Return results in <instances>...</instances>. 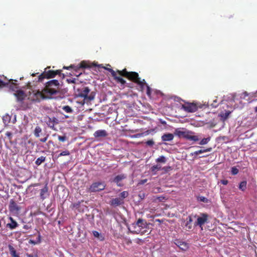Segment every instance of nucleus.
Wrapping results in <instances>:
<instances>
[{
    "instance_id": "nucleus-1",
    "label": "nucleus",
    "mask_w": 257,
    "mask_h": 257,
    "mask_svg": "<svg viewBox=\"0 0 257 257\" xmlns=\"http://www.w3.org/2000/svg\"><path fill=\"white\" fill-rule=\"evenodd\" d=\"M61 92L60 84L56 79L47 82L42 91H38L35 94L37 98L52 99L57 98Z\"/></svg>"
},
{
    "instance_id": "nucleus-2",
    "label": "nucleus",
    "mask_w": 257,
    "mask_h": 257,
    "mask_svg": "<svg viewBox=\"0 0 257 257\" xmlns=\"http://www.w3.org/2000/svg\"><path fill=\"white\" fill-rule=\"evenodd\" d=\"M117 72L120 76L124 77L139 85L142 91L144 89L145 80L143 79L141 80V78L139 77V74L137 72L133 71L128 72L127 71L126 68H124L122 70H117Z\"/></svg>"
},
{
    "instance_id": "nucleus-3",
    "label": "nucleus",
    "mask_w": 257,
    "mask_h": 257,
    "mask_svg": "<svg viewBox=\"0 0 257 257\" xmlns=\"http://www.w3.org/2000/svg\"><path fill=\"white\" fill-rule=\"evenodd\" d=\"M147 226L146 221L143 219L139 218L136 223L132 224L131 226L133 229L132 232L137 234H144L147 231Z\"/></svg>"
},
{
    "instance_id": "nucleus-4",
    "label": "nucleus",
    "mask_w": 257,
    "mask_h": 257,
    "mask_svg": "<svg viewBox=\"0 0 257 257\" xmlns=\"http://www.w3.org/2000/svg\"><path fill=\"white\" fill-rule=\"evenodd\" d=\"M50 67L45 69L44 71L39 75L38 81L42 82L44 79H50L54 78L57 75H61V70H49Z\"/></svg>"
},
{
    "instance_id": "nucleus-5",
    "label": "nucleus",
    "mask_w": 257,
    "mask_h": 257,
    "mask_svg": "<svg viewBox=\"0 0 257 257\" xmlns=\"http://www.w3.org/2000/svg\"><path fill=\"white\" fill-rule=\"evenodd\" d=\"M106 187L104 182H95L93 183L88 188L89 192H96L103 190Z\"/></svg>"
},
{
    "instance_id": "nucleus-6",
    "label": "nucleus",
    "mask_w": 257,
    "mask_h": 257,
    "mask_svg": "<svg viewBox=\"0 0 257 257\" xmlns=\"http://www.w3.org/2000/svg\"><path fill=\"white\" fill-rule=\"evenodd\" d=\"M78 95L81 97H83L85 99L91 100L94 98V96L91 94L89 96L88 95L90 92V89L88 87H84L80 89H78Z\"/></svg>"
},
{
    "instance_id": "nucleus-7",
    "label": "nucleus",
    "mask_w": 257,
    "mask_h": 257,
    "mask_svg": "<svg viewBox=\"0 0 257 257\" xmlns=\"http://www.w3.org/2000/svg\"><path fill=\"white\" fill-rule=\"evenodd\" d=\"M9 209L11 212L18 213L21 210V207L13 199H11Z\"/></svg>"
},
{
    "instance_id": "nucleus-8",
    "label": "nucleus",
    "mask_w": 257,
    "mask_h": 257,
    "mask_svg": "<svg viewBox=\"0 0 257 257\" xmlns=\"http://www.w3.org/2000/svg\"><path fill=\"white\" fill-rule=\"evenodd\" d=\"M109 70L114 80L117 83H120L121 85H124L126 84V81L124 79H123L121 77L117 75V74H118L117 70L116 71L113 69H110Z\"/></svg>"
},
{
    "instance_id": "nucleus-9",
    "label": "nucleus",
    "mask_w": 257,
    "mask_h": 257,
    "mask_svg": "<svg viewBox=\"0 0 257 257\" xmlns=\"http://www.w3.org/2000/svg\"><path fill=\"white\" fill-rule=\"evenodd\" d=\"M182 107L186 111L189 112H195L197 110V106L194 103H187L183 104Z\"/></svg>"
},
{
    "instance_id": "nucleus-10",
    "label": "nucleus",
    "mask_w": 257,
    "mask_h": 257,
    "mask_svg": "<svg viewBox=\"0 0 257 257\" xmlns=\"http://www.w3.org/2000/svg\"><path fill=\"white\" fill-rule=\"evenodd\" d=\"M8 219L10 222L6 224V227L10 230H14L19 226L18 223L12 216H9Z\"/></svg>"
},
{
    "instance_id": "nucleus-11",
    "label": "nucleus",
    "mask_w": 257,
    "mask_h": 257,
    "mask_svg": "<svg viewBox=\"0 0 257 257\" xmlns=\"http://www.w3.org/2000/svg\"><path fill=\"white\" fill-rule=\"evenodd\" d=\"M14 95L16 97L17 101L20 102H22L26 97V95L22 90H17Z\"/></svg>"
},
{
    "instance_id": "nucleus-12",
    "label": "nucleus",
    "mask_w": 257,
    "mask_h": 257,
    "mask_svg": "<svg viewBox=\"0 0 257 257\" xmlns=\"http://www.w3.org/2000/svg\"><path fill=\"white\" fill-rule=\"evenodd\" d=\"M126 178V175L124 174H121L116 176L113 179V182L117 184L119 187H121L123 184L120 183V182Z\"/></svg>"
},
{
    "instance_id": "nucleus-13",
    "label": "nucleus",
    "mask_w": 257,
    "mask_h": 257,
    "mask_svg": "<svg viewBox=\"0 0 257 257\" xmlns=\"http://www.w3.org/2000/svg\"><path fill=\"white\" fill-rule=\"evenodd\" d=\"M108 134L104 130H97L94 132L93 136L95 138H104L107 137Z\"/></svg>"
},
{
    "instance_id": "nucleus-14",
    "label": "nucleus",
    "mask_w": 257,
    "mask_h": 257,
    "mask_svg": "<svg viewBox=\"0 0 257 257\" xmlns=\"http://www.w3.org/2000/svg\"><path fill=\"white\" fill-rule=\"evenodd\" d=\"M208 216L207 214H203L201 217H199L197 218L196 225H199L200 227L206 222ZM202 229V228H201Z\"/></svg>"
},
{
    "instance_id": "nucleus-15",
    "label": "nucleus",
    "mask_w": 257,
    "mask_h": 257,
    "mask_svg": "<svg viewBox=\"0 0 257 257\" xmlns=\"http://www.w3.org/2000/svg\"><path fill=\"white\" fill-rule=\"evenodd\" d=\"M193 134V133H192V132L187 131L184 138L194 142L198 141L199 139L198 138V137L196 136H194Z\"/></svg>"
},
{
    "instance_id": "nucleus-16",
    "label": "nucleus",
    "mask_w": 257,
    "mask_h": 257,
    "mask_svg": "<svg viewBox=\"0 0 257 257\" xmlns=\"http://www.w3.org/2000/svg\"><path fill=\"white\" fill-rule=\"evenodd\" d=\"M123 203L124 201L120 198H115L111 200L110 204L112 206H117L123 204Z\"/></svg>"
},
{
    "instance_id": "nucleus-17",
    "label": "nucleus",
    "mask_w": 257,
    "mask_h": 257,
    "mask_svg": "<svg viewBox=\"0 0 257 257\" xmlns=\"http://www.w3.org/2000/svg\"><path fill=\"white\" fill-rule=\"evenodd\" d=\"M48 192V187L47 184L45 185L44 187L40 190V196L42 200H44L46 198V194Z\"/></svg>"
},
{
    "instance_id": "nucleus-18",
    "label": "nucleus",
    "mask_w": 257,
    "mask_h": 257,
    "mask_svg": "<svg viewBox=\"0 0 257 257\" xmlns=\"http://www.w3.org/2000/svg\"><path fill=\"white\" fill-rule=\"evenodd\" d=\"M174 137V136L173 134H170V133H167V134H164L162 136L161 139L163 141H165V142L171 141L173 140Z\"/></svg>"
},
{
    "instance_id": "nucleus-19",
    "label": "nucleus",
    "mask_w": 257,
    "mask_h": 257,
    "mask_svg": "<svg viewBox=\"0 0 257 257\" xmlns=\"http://www.w3.org/2000/svg\"><path fill=\"white\" fill-rule=\"evenodd\" d=\"M187 131H184V128H177L175 130V134L180 138H185Z\"/></svg>"
},
{
    "instance_id": "nucleus-20",
    "label": "nucleus",
    "mask_w": 257,
    "mask_h": 257,
    "mask_svg": "<svg viewBox=\"0 0 257 257\" xmlns=\"http://www.w3.org/2000/svg\"><path fill=\"white\" fill-rule=\"evenodd\" d=\"M91 67V66L88 64V63L85 61H82L80 62L79 66H77L75 67V70H77L80 68H87Z\"/></svg>"
},
{
    "instance_id": "nucleus-21",
    "label": "nucleus",
    "mask_w": 257,
    "mask_h": 257,
    "mask_svg": "<svg viewBox=\"0 0 257 257\" xmlns=\"http://www.w3.org/2000/svg\"><path fill=\"white\" fill-rule=\"evenodd\" d=\"M7 81H9V83L8 85H9L10 89L12 91H16L17 89L18 88V84L15 82H14V80L12 79L10 80H8ZM14 81L17 82V81L16 80H15Z\"/></svg>"
},
{
    "instance_id": "nucleus-22",
    "label": "nucleus",
    "mask_w": 257,
    "mask_h": 257,
    "mask_svg": "<svg viewBox=\"0 0 257 257\" xmlns=\"http://www.w3.org/2000/svg\"><path fill=\"white\" fill-rule=\"evenodd\" d=\"M176 244L182 250H185L188 248L187 244L184 242L177 240Z\"/></svg>"
},
{
    "instance_id": "nucleus-23",
    "label": "nucleus",
    "mask_w": 257,
    "mask_h": 257,
    "mask_svg": "<svg viewBox=\"0 0 257 257\" xmlns=\"http://www.w3.org/2000/svg\"><path fill=\"white\" fill-rule=\"evenodd\" d=\"M56 120V118L54 117L51 118L48 117V119L47 121V124L52 129L54 130V122L55 120Z\"/></svg>"
},
{
    "instance_id": "nucleus-24",
    "label": "nucleus",
    "mask_w": 257,
    "mask_h": 257,
    "mask_svg": "<svg viewBox=\"0 0 257 257\" xmlns=\"http://www.w3.org/2000/svg\"><path fill=\"white\" fill-rule=\"evenodd\" d=\"M9 249L11 255L12 257H20L18 254H17V251L15 248L11 245H9Z\"/></svg>"
},
{
    "instance_id": "nucleus-25",
    "label": "nucleus",
    "mask_w": 257,
    "mask_h": 257,
    "mask_svg": "<svg viewBox=\"0 0 257 257\" xmlns=\"http://www.w3.org/2000/svg\"><path fill=\"white\" fill-rule=\"evenodd\" d=\"M42 132V129L39 126H37L34 130V135L36 138L40 137V134Z\"/></svg>"
},
{
    "instance_id": "nucleus-26",
    "label": "nucleus",
    "mask_w": 257,
    "mask_h": 257,
    "mask_svg": "<svg viewBox=\"0 0 257 257\" xmlns=\"http://www.w3.org/2000/svg\"><path fill=\"white\" fill-rule=\"evenodd\" d=\"M46 160V157L41 156L38 158L36 161H35V164L37 166L40 165L43 162H44Z\"/></svg>"
},
{
    "instance_id": "nucleus-27",
    "label": "nucleus",
    "mask_w": 257,
    "mask_h": 257,
    "mask_svg": "<svg viewBox=\"0 0 257 257\" xmlns=\"http://www.w3.org/2000/svg\"><path fill=\"white\" fill-rule=\"evenodd\" d=\"M208 151H209V149H200L199 150H197V151L194 152L193 153V154H192V155H194L195 156H199V155H200V154H202L203 153L207 152Z\"/></svg>"
},
{
    "instance_id": "nucleus-28",
    "label": "nucleus",
    "mask_w": 257,
    "mask_h": 257,
    "mask_svg": "<svg viewBox=\"0 0 257 257\" xmlns=\"http://www.w3.org/2000/svg\"><path fill=\"white\" fill-rule=\"evenodd\" d=\"M93 235L97 237L100 240L102 241L104 239V238L103 236H102L98 231H93Z\"/></svg>"
},
{
    "instance_id": "nucleus-29",
    "label": "nucleus",
    "mask_w": 257,
    "mask_h": 257,
    "mask_svg": "<svg viewBox=\"0 0 257 257\" xmlns=\"http://www.w3.org/2000/svg\"><path fill=\"white\" fill-rule=\"evenodd\" d=\"M62 109L67 113H72L73 110L72 108L69 105L64 106L62 107Z\"/></svg>"
},
{
    "instance_id": "nucleus-30",
    "label": "nucleus",
    "mask_w": 257,
    "mask_h": 257,
    "mask_svg": "<svg viewBox=\"0 0 257 257\" xmlns=\"http://www.w3.org/2000/svg\"><path fill=\"white\" fill-rule=\"evenodd\" d=\"M166 161H167V159H166V157L164 156H161L156 160V162L157 163H165L166 162Z\"/></svg>"
},
{
    "instance_id": "nucleus-31",
    "label": "nucleus",
    "mask_w": 257,
    "mask_h": 257,
    "mask_svg": "<svg viewBox=\"0 0 257 257\" xmlns=\"http://www.w3.org/2000/svg\"><path fill=\"white\" fill-rule=\"evenodd\" d=\"M41 241V236L40 232H39L38 236L37 238V240L34 241L33 240H30L29 242L32 244H36L40 243Z\"/></svg>"
},
{
    "instance_id": "nucleus-32",
    "label": "nucleus",
    "mask_w": 257,
    "mask_h": 257,
    "mask_svg": "<svg viewBox=\"0 0 257 257\" xmlns=\"http://www.w3.org/2000/svg\"><path fill=\"white\" fill-rule=\"evenodd\" d=\"M231 112L230 111H227L225 113H221L220 114V116L223 119H226L228 118L229 115L230 114Z\"/></svg>"
},
{
    "instance_id": "nucleus-33",
    "label": "nucleus",
    "mask_w": 257,
    "mask_h": 257,
    "mask_svg": "<svg viewBox=\"0 0 257 257\" xmlns=\"http://www.w3.org/2000/svg\"><path fill=\"white\" fill-rule=\"evenodd\" d=\"M246 188V181H242L241 182L239 186V188L242 191H244L245 190Z\"/></svg>"
},
{
    "instance_id": "nucleus-34",
    "label": "nucleus",
    "mask_w": 257,
    "mask_h": 257,
    "mask_svg": "<svg viewBox=\"0 0 257 257\" xmlns=\"http://www.w3.org/2000/svg\"><path fill=\"white\" fill-rule=\"evenodd\" d=\"M128 195V193L127 191H123L119 194V197L120 199H122V200L123 201V199L127 197Z\"/></svg>"
},
{
    "instance_id": "nucleus-35",
    "label": "nucleus",
    "mask_w": 257,
    "mask_h": 257,
    "mask_svg": "<svg viewBox=\"0 0 257 257\" xmlns=\"http://www.w3.org/2000/svg\"><path fill=\"white\" fill-rule=\"evenodd\" d=\"M161 169V167L159 165H154L151 168V170L153 172H155L156 171L159 170Z\"/></svg>"
},
{
    "instance_id": "nucleus-36",
    "label": "nucleus",
    "mask_w": 257,
    "mask_h": 257,
    "mask_svg": "<svg viewBox=\"0 0 257 257\" xmlns=\"http://www.w3.org/2000/svg\"><path fill=\"white\" fill-rule=\"evenodd\" d=\"M145 86L147 87V94L148 96H150L152 93V90L151 88L150 87V86L148 85V84L146 83L145 82Z\"/></svg>"
},
{
    "instance_id": "nucleus-37",
    "label": "nucleus",
    "mask_w": 257,
    "mask_h": 257,
    "mask_svg": "<svg viewBox=\"0 0 257 257\" xmlns=\"http://www.w3.org/2000/svg\"><path fill=\"white\" fill-rule=\"evenodd\" d=\"M70 155V152L68 150H65L62 152L58 156V157H60L63 156H69Z\"/></svg>"
},
{
    "instance_id": "nucleus-38",
    "label": "nucleus",
    "mask_w": 257,
    "mask_h": 257,
    "mask_svg": "<svg viewBox=\"0 0 257 257\" xmlns=\"http://www.w3.org/2000/svg\"><path fill=\"white\" fill-rule=\"evenodd\" d=\"M58 140L60 142H64L67 140V138L66 136H58Z\"/></svg>"
},
{
    "instance_id": "nucleus-39",
    "label": "nucleus",
    "mask_w": 257,
    "mask_h": 257,
    "mask_svg": "<svg viewBox=\"0 0 257 257\" xmlns=\"http://www.w3.org/2000/svg\"><path fill=\"white\" fill-rule=\"evenodd\" d=\"M197 200L200 202H207L208 199L203 196H199L197 197Z\"/></svg>"
},
{
    "instance_id": "nucleus-40",
    "label": "nucleus",
    "mask_w": 257,
    "mask_h": 257,
    "mask_svg": "<svg viewBox=\"0 0 257 257\" xmlns=\"http://www.w3.org/2000/svg\"><path fill=\"white\" fill-rule=\"evenodd\" d=\"M231 172L232 175H236L238 173V170L236 167H233L231 168Z\"/></svg>"
},
{
    "instance_id": "nucleus-41",
    "label": "nucleus",
    "mask_w": 257,
    "mask_h": 257,
    "mask_svg": "<svg viewBox=\"0 0 257 257\" xmlns=\"http://www.w3.org/2000/svg\"><path fill=\"white\" fill-rule=\"evenodd\" d=\"M162 170H163L165 172L167 173L172 170V168L171 166H165L162 168Z\"/></svg>"
},
{
    "instance_id": "nucleus-42",
    "label": "nucleus",
    "mask_w": 257,
    "mask_h": 257,
    "mask_svg": "<svg viewBox=\"0 0 257 257\" xmlns=\"http://www.w3.org/2000/svg\"><path fill=\"white\" fill-rule=\"evenodd\" d=\"M9 81L5 82L0 79V87H3L8 85Z\"/></svg>"
},
{
    "instance_id": "nucleus-43",
    "label": "nucleus",
    "mask_w": 257,
    "mask_h": 257,
    "mask_svg": "<svg viewBox=\"0 0 257 257\" xmlns=\"http://www.w3.org/2000/svg\"><path fill=\"white\" fill-rule=\"evenodd\" d=\"M146 144L147 145L152 147L154 145L155 142L153 140H150L147 141L146 142Z\"/></svg>"
},
{
    "instance_id": "nucleus-44",
    "label": "nucleus",
    "mask_w": 257,
    "mask_h": 257,
    "mask_svg": "<svg viewBox=\"0 0 257 257\" xmlns=\"http://www.w3.org/2000/svg\"><path fill=\"white\" fill-rule=\"evenodd\" d=\"M32 228V225L30 223H28L27 224H25L23 226V228L26 230H27Z\"/></svg>"
},
{
    "instance_id": "nucleus-45",
    "label": "nucleus",
    "mask_w": 257,
    "mask_h": 257,
    "mask_svg": "<svg viewBox=\"0 0 257 257\" xmlns=\"http://www.w3.org/2000/svg\"><path fill=\"white\" fill-rule=\"evenodd\" d=\"M157 199L160 202L164 201V200H166V197L163 196H161L157 197Z\"/></svg>"
},
{
    "instance_id": "nucleus-46",
    "label": "nucleus",
    "mask_w": 257,
    "mask_h": 257,
    "mask_svg": "<svg viewBox=\"0 0 257 257\" xmlns=\"http://www.w3.org/2000/svg\"><path fill=\"white\" fill-rule=\"evenodd\" d=\"M218 104L219 103L217 102V99H215L213 100V103L211 104V106L212 107H216Z\"/></svg>"
},
{
    "instance_id": "nucleus-47",
    "label": "nucleus",
    "mask_w": 257,
    "mask_h": 257,
    "mask_svg": "<svg viewBox=\"0 0 257 257\" xmlns=\"http://www.w3.org/2000/svg\"><path fill=\"white\" fill-rule=\"evenodd\" d=\"M48 137H49V135H47L45 137H44V138L40 139V141L43 143L46 142L48 138Z\"/></svg>"
},
{
    "instance_id": "nucleus-48",
    "label": "nucleus",
    "mask_w": 257,
    "mask_h": 257,
    "mask_svg": "<svg viewBox=\"0 0 257 257\" xmlns=\"http://www.w3.org/2000/svg\"><path fill=\"white\" fill-rule=\"evenodd\" d=\"M26 255L27 257H38V255L37 254H29L28 253H27L26 254Z\"/></svg>"
},
{
    "instance_id": "nucleus-49",
    "label": "nucleus",
    "mask_w": 257,
    "mask_h": 257,
    "mask_svg": "<svg viewBox=\"0 0 257 257\" xmlns=\"http://www.w3.org/2000/svg\"><path fill=\"white\" fill-rule=\"evenodd\" d=\"M98 67L99 68H102L105 70H107V71H108L109 72V70L110 69H112L111 68H107L106 67H104V66H103L102 64H100V65H97Z\"/></svg>"
},
{
    "instance_id": "nucleus-50",
    "label": "nucleus",
    "mask_w": 257,
    "mask_h": 257,
    "mask_svg": "<svg viewBox=\"0 0 257 257\" xmlns=\"http://www.w3.org/2000/svg\"><path fill=\"white\" fill-rule=\"evenodd\" d=\"M145 134H146V135H148V134H149V131H148L146 132H145V133H142V134H137V135H136V136H137V137H142V136H143Z\"/></svg>"
},
{
    "instance_id": "nucleus-51",
    "label": "nucleus",
    "mask_w": 257,
    "mask_h": 257,
    "mask_svg": "<svg viewBox=\"0 0 257 257\" xmlns=\"http://www.w3.org/2000/svg\"><path fill=\"white\" fill-rule=\"evenodd\" d=\"M21 107L22 109H23V110H25V109H26L27 108H28L29 107L28 105H25V104H24L23 103L21 104Z\"/></svg>"
},
{
    "instance_id": "nucleus-52",
    "label": "nucleus",
    "mask_w": 257,
    "mask_h": 257,
    "mask_svg": "<svg viewBox=\"0 0 257 257\" xmlns=\"http://www.w3.org/2000/svg\"><path fill=\"white\" fill-rule=\"evenodd\" d=\"M75 66H74V65H71L69 67L64 66L63 67V69H69L70 68H74L75 69Z\"/></svg>"
},
{
    "instance_id": "nucleus-53",
    "label": "nucleus",
    "mask_w": 257,
    "mask_h": 257,
    "mask_svg": "<svg viewBox=\"0 0 257 257\" xmlns=\"http://www.w3.org/2000/svg\"><path fill=\"white\" fill-rule=\"evenodd\" d=\"M67 81L68 83H75V79H67Z\"/></svg>"
},
{
    "instance_id": "nucleus-54",
    "label": "nucleus",
    "mask_w": 257,
    "mask_h": 257,
    "mask_svg": "<svg viewBox=\"0 0 257 257\" xmlns=\"http://www.w3.org/2000/svg\"><path fill=\"white\" fill-rule=\"evenodd\" d=\"M208 139V138H207V139H203L201 142H200V144L201 145H203V144H206L207 143V140Z\"/></svg>"
},
{
    "instance_id": "nucleus-55",
    "label": "nucleus",
    "mask_w": 257,
    "mask_h": 257,
    "mask_svg": "<svg viewBox=\"0 0 257 257\" xmlns=\"http://www.w3.org/2000/svg\"><path fill=\"white\" fill-rule=\"evenodd\" d=\"M248 96V93L247 92H244L242 94V96H241V97L243 98H245V97L246 96Z\"/></svg>"
},
{
    "instance_id": "nucleus-56",
    "label": "nucleus",
    "mask_w": 257,
    "mask_h": 257,
    "mask_svg": "<svg viewBox=\"0 0 257 257\" xmlns=\"http://www.w3.org/2000/svg\"><path fill=\"white\" fill-rule=\"evenodd\" d=\"M221 183L223 185H227L228 183V181L226 180H222L221 181Z\"/></svg>"
},
{
    "instance_id": "nucleus-57",
    "label": "nucleus",
    "mask_w": 257,
    "mask_h": 257,
    "mask_svg": "<svg viewBox=\"0 0 257 257\" xmlns=\"http://www.w3.org/2000/svg\"><path fill=\"white\" fill-rule=\"evenodd\" d=\"M147 179H145V180H142L141 181V184H144L145 183H146L147 182Z\"/></svg>"
},
{
    "instance_id": "nucleus-58",
    "label": "nucleus",
    "mask_w": 257,
    "mask_h": 257,
    "mask_svg": "<svg viewBox=\"0 0 257 257\" xmlns=\"http://www.w3.org/2000/svg\"><path fill=\"white\" fill-rule=\"evenodd\" d=\"M7 136H8V137H10L11 136L12 134L10 132H7V134H6Z\"/></svg>"
},
{
    "instance_id": "nucleus-59",
    "label": "nucleus",
    "mask_w": 257,
    "mask_h": 257,
    "mask_svg": "<svg viewBox=\"0 0 257 257\" xmlns=\"http://www.w3.org/2000/svg\"><path fill=\"white\" fill-rule=\"evenodd\" d=\"M206 156L205 155H203V154H201V156H199V158H202V157H205Z\"/></svg>"
},
{
    "instance_id": "nucleus-60",
    "label": "nucleus",
    "mask_w": 257,
    "mask_h": 257,
    "mask_svg": "<svg viewBox=\"0 0 257 257\" xmlns=\"http://www.w3.org/2000/svg\"><path fill=\"white\" fill-rule=\"evenodd\" d=\"M206 156L205 155H203V154H201V156H199V158H202V157H205Z\"/></svg>"
},
{
    "instance_id": "nucleus-61",
    "label": "nucleus",
    "mask_w": 257,
    "mask_h": 257,
    "mask_svg": "<svg viewBox=\"0 0 257 257\" xmlns=\"http://www.w3.org/2000/svg\"><path fill=\"white\" fill-rule=\"evenodd\" d=\"M39 185V184L38 183H36V184H34V185H33V186H37Z\"/></svg>"
},
{
    "instance_id": "nucleus-62",
    "label": "nucleus",
    "mask_w": 257,
    "mask_h": 257,
    "mask_svg": "<svg viewBox=\"0 0 257 257\" xmlns=\"http://www.w3.org/2000/svg\"><path fill=\"white\" fill-rule=\"evenodd\" d=\"M48 143H49V144H52V141H49L48 142Z\"/></svg>"
},
{
    "instance_id": "nucleus-63",
    "label": "nucleus",
    "mask_w": 257,
    "mask_h": 257,
    "mask_svg": "<svg viewBox=\"0 0 257 257\" xmlns=\"http://www.w3.org/2000/svg\"><path fill=\"white\" fill-rule=\"evenodd\" d=\"M157 221H158V222H161L160 220V219H157L156 220Z\"/></svg>"
},
{
    "instance_id": "nucleus-64",
    "label": "nucleus",
    "mask_w": 257,
    "mask_h": 257,
    "mask_svg": "<svg viewBox=\"0 0 257 257\" xmlns=\"http://www.w3.org/2000/svg\"><path fill=\"white\" fill-rule=\"evenodd\" d=\"M255 111H257V106L255 108Z\"/></svg>"
}]
</instances>
